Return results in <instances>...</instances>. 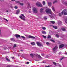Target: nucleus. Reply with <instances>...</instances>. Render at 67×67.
I'll use <instances>...</instances> for the list:
<instances>
[{
	"label": "nucleus",
	"mask_w": 67,
	"mask_h": 67,
	"mask_svg": "<svg viewBox=\"0 0 67 67\" xmlns=\"http://www.w3.org/2000/svg\"><path fill=\"white\" fill-rule=\"evenodd\" d=\"M46 12L47 13H49L51 15H53L54 13L51 11L50 9L48 8L46 10Z\"/></svg>",
	"instance_id": "nucleus-1"
},
{
	"label": "nucleus",
	"mask_w": 67,
	"mask_h": 67,
	"mask_svg": "<svg viewBox=\"0 0 67 67\" xmlns=\"http://www.w3.org/2000/svg\"><path fill=\"white\" fill-rule=\"evenodd\" d=\"M21 16H19L20 18L23 21H25V16L23 14H21Z\"/></svg>",
	"instance_id": "nucleus-2"
},
{
	"label": "nucleus",
	"mask_w": 67,
	"mask_h": 67,
	"mask_svg": "<svg viewBox=\"0 0 67 67\" xmlns=\"http://www.w3.org/2000/svg\"><path fill=\"white\" fill-rule=\"evenodd\" d=\"M36 6H37L38 7H43V5H42V4L39 2H37L36 3Z\"/></svg>",
	"instance_id": "nucleus-3"
},
{
	"label": "nucleus",
	"mask_w": 67,
	"mask_h": 67,
	"mask_svg": "<svg viewBox=\"0 0 67 67\" xmlns=\"http://www.w3.org/2000/svg\"><path fill=\"white\" fill-rule=\"evenodd\" d=\"M57 48H58V47H57V46H56L54 47L53 48V49H52L54 53H56V50L57 49Z\"/></svg>",
	"instance_id": "nucleus-4"
},
{
	"label": "nucleus",
	"mask_w": 67,
	"mask_h": 67,
	"mask_svg": "<svg viewBox=\"0 0 67 67\" xmlns=\"http://www.w3.org/2000/svg\"><path fill=\"white\" fill-rule=\"evenodd\" d=\"M33 11L34 13H37V9L35 7H34L33 8Z\"/></svg>",
	"instance_id": "nucleus-5"
},
{
	"label": "nucleus",
	"mask_w": 67,
	"mask_h": 67,
	"mask_svg": "<svg viewBox=\"0 0 67 67\" xmlns=\"http://www.w3.org/2000/svg\"><path fill=\"white\" fill-rule=\"evenodd\" d=\"M36 43L37 45L39 46H41L43 45L41 43L38 42H37Z\"/></svg>",
	"instance_id": "nucleus-6"
},
{
	"label": "nucleus",
	"mask_w": 67,
	"mask_h": 67,
	"mask_svg": "<svg viewBox=\"0 0 67 67\" xmlns=\"http://www.w3.org/2000/svg\"><path fill=\"white\" fill-rule=\"evenodd\" d=\"M15 36L17 38H20V37H21V36L19 35L16 34L15 35Z\"/></svg>",
	"instance_id": "nucleus-7"
},
{
	"label": "nucleus",
	"mask_w": 67,
	"mask_h": 67,
	"mask_svg": "<svg viewBox=\"0 0 67 67\" xmlns=\"http://www.w3.org/2000/svg\"><path fill=\"white\" fill-rule=\"evenodd\" d=\"M28 37L30 38H32L33 39H35V37L32 36H29Z\"/></svg>",
	"instance_id": "nucleus-8"
},
{
	"label": "nucleus",
	"mask_w": 67,
	"mask_h": 67,
	"mask_svg": "<svg viewBox=\"0 0 67 67\" xmlns=\"http://www.w3.org/2000/svg\"><path fill=\"white\" fill-rule=\"evenodd\" d=\"M65 46L64 44H62L61 45H60L59 46V48H61L62 47H63Z\"/></svg>",
	"instance_id": "nucleus-9"
},
{
	"label": "nucleus",
	"mask_w": 67,
	"mask_h": 67,
	"mask_svg": "<svg viewBox=\"0 0 67 67\" xmlns=\"http://www.w3.org/2000/svg\"><path fill=\"white\" fill-rule=\"evenodd\" d=\"M63 11H64V15H67V12L65 10H63Z\"/></svg>",
	"instance_id": "nucleus-10"
},
{
	"label": "nucleus",
	"mask_w": 67,
	"mask_h": 67,
	"mask_svg": "<svg viewBox=\"0 0 67 67\" xmlns=\"http://www.w3.org/2000/svg\"><path fill=\"white\" fill-rule=\"evenodd\" d=\"M8 57H6L5 58H6V60L7 61H8V62H10V60L8 59Z\"/></svg>",
	"instance_id": "nucleus-11"
},
{
	"label": "nucleus",
	"mask_w": 67,
	"mask_h": 67,
	"mask_svg": "<svg viewBox=\"0 0 67 67\" xmlns=\"http://www.w3.org/2000/svg\"><path fill=\"white\" fill-rule=\"evenodd\" d=\"M43 12V8H42L40 10V12H41V13H42V12Z\"/></svg>",
	"instance_id": "nucleus-12"
},
{
	"label": "nucleus",
	"mask_w": 67,
	"mask_h": 67,
	"mask_svg": "<svg viewBox=\"0 0 67 67\" xmlns=\"http://www.w3.org/2000/svg\"><path fill=\"white\" fill-rule=\"evenodd\" d=\"M62 23V22H61V21H60L59 20L58 21V24L59 25V24H61Z\"/></svg>",
	"instance_id": "nucleus-13"
},
{
	"label": "nucleus",
	"mask_w": 67,
	"mask_h": 67,
	"mask_svg": "<svg viewBox=\"0 0 67 67\" xmlns=\"http://www.w3.org/2000/svg\"><path fill=\"white\" fill-rule=\"evenodd\" d=\"M61 29L63 31H66V29L65 28H62Z\"/></svg>",
	"instance_id": "nucleus-14"
},
{
	"label": "nucleus",
	"mask_w": 67,
	"mask_h": 67,
	"mask_svg": "<svg viewBox=\"0 0 67 67\" xmlns=\"http://www.w3.org/2000/svg\"><path fill=\"white\" fill-rule=\"evenodd\" d=\"M34 54H33L32 53L30 54V56L32 57V58H33V57H34Z\"/></svg>",
	"instance_id": "nucleus-15"
},
{
	"label": "nucleus",
	"mask_w": 67,
	"mask_h": 67,
	"mask_svg": "<svg viewBox=\"0 0 67 67\" xmlns=\"http://www.w3.org/2000/svg\"><path fill=\"white\" fill-rule=\"evenodd\" d=\"M20 12V10H17V12H16V14H19V13Z\"/></svg>",
	"instance_id": "nucleus-16"
},
{
	"label": "nucleus",
	"mask_w": 67,
	"mask_h": 67,
	"mask_svg": "<svg viewBox=\"0 0 67 67\" xmlns=\"http://www.w3.org/2000/svg\"><path fill=\"white\" fill-rule=\"evenodd\" d=\"M50 22L51 23H52V24H54L55 23V22L54 21H50Z\"/></svg>",
	"instance_id": "nucleus-17"
},
{
	"label": "nucleus",
	"mask_w": 67,
	"mask_h": 67,
	"mask_svg": "<svg viewBox=\"0 0 67 67\" xmlns=\"http://www.w3.org/2000/svg\"><path fill=\"white\" fill-rule=\"evenodd\" d=\"M42 33L43 34H46V32H45V31H42Z\"/></svg>",
	"instance_id": "nucleus-18"
},
{
	"label": "nucleus",
	"mask_w": 67,
	"mask_h": 67,
	"mask_svg": "<svg viewBox=\"0 0 67 67\" xmlns=\"http://www.w3.org/2000/svg\"><path fill=\"white\" fill-rule=\"evenodd\" d=\"M31 45H35V43H34V42H31Z\"/></svg>",
	"instance_id": "nucleus-19"
},
{
	"label": "nucleus",
	"mask_w": 67,
	"mask_h": 67,
	"mask_svg": "<svg viewBox=\"0 0 67 67\" xmlns=\"http://www.w3.org/2000/svg\"><path fill=\"white\" fill-rule=\"evenodd\" d=\"M51 4H52V3H51V2L48 3V5L49 6H51Z\"/></svg>",
	"instance_id": "nucleus-20"
},
{
	"label": "nucleus",
	"mask_w": 67,
	"mask_h": 67,
	"mask_svg": "<svg viewBox=\"0 0 67 67\" xmlns=\"http://www.w3.org/2000/svg\"><path fill=\"white\" fill-rule=\"evenodd\" d=\"M46 44L48 45V46H49V45H50V43H49V42H46Z\"/></svg>",
	"instance_id": "nucleus-21"
},
{
	"label": "nucleus",
	"mask_w": 67,
	"mask_h": 67,
	"mask_svg": "<svg viewBox=\"0 0 67 67\" xmlns=\"http://www.w3.org/2000/svg\"><path fill=\"white\" fill-rule=\"evenodd\" d=\"M53 27L54 29H57V27L56 26H53Z\"/></svg>",
	"instance_id": "nucleus-22"
},
{
	"label": "nucleus",
	"mask_w": 67,
	"mask_h": 67,
	"mask_svg": "<svg viewBox=\"0 0 67 67\" xmlns=\"http://www.w3.org/2000/svg\"><path fill=\"white\" fill-rule=\"evenodd\" d=\"M36 56H38L39 58H41V57L40 56L37 54L36 55Z\"/></svg>",
	"instance_id": "nucleus-23"
},
{
	"label": "nucleus",
	"mask_w": 67,
	"mask_h": 67,
	"mask_svg": "<svg viewBox=\"0 0 67 67\" xmlns=\"http://www.w3.org/2000/svg\"><path fill=\"white\" fill-rule=\"evenodd\" d=\"M52 9L53 11H55V9L54 8V7L52 6Z\"/></svg>",
	"instance_id": "nucleus-24"
},
{
	"label": "nucleus",
	"mask_w": 67,
	"mask_h": 67,
	"mask_svg": "<svg viewBox=\"0 0 67 67\" xmlns=\"http://www.w3.org/2000/svg\"><path fill=\"white\" fill-rule=\"evenodd\" d=\"M48 38H51V36L50 35H48L47 37Z\"/></svg>",
	"instance_id": "nucleus-25"
},
{
	"label": "nucleus",
	"mask_w": 67,
	"mask_h": 67,
	"mask_svg": "<svg viewBox=\"0 0 67 67\" xmlns=\"http://www.w3.org/2000/svg\"><path fill=\"white\" fill-rule=\"evenodd\" d=\"M49 16L51 18H52V19H53V18H54V16L53 15H50Z\"/></svg>",
	"instance_id": "nucleus-26"
},
{
	"label": "nucleus",
	"mask_w": 67,
	"mask_h": 67,
	"mask_svg": "<svg viewBox=\"0 0 67 67\" xmlns=\"http://www.w3.org/2000/svg\"><path fill=\"white\" fill-rule=\"evenodd\" d=\"M42 3L43 5H44L45 4V2L44 1H43Z\"/></svg>",
	"instance_id": "nucleus-27"
},
{
	"label": "nucleus",
	"mask_w": 67,
	"mask_h": 67,
	"mask_svg": "<svg viewBox=\"0 0 67 67\" xmlns=\"http://www.w3.org/2000/svg\"><path fill=\"white\" fill-rule=\"evenodd\" d=\"M16 3H18L19 4L21 3V2H20L19 1H16Z\"/></svg>",
	"instance_id": "nucleus-28"
},
{
	"label": "nucleus",
	"mask_w": 67,
	"mask_h": 67,
	"mask_svg": "<svg viewBox=\"0 0 67 67\" xmlns=\"http://www.w3.org/2000/svg\"><path fill=\"white\" fill-rule=\"evenodd\" d=\"M64 57H62V58L61 59H60V60H62V59H63L64 58Z\"/></svg>",
	"instance_id": "nucleus-29"
},
{
	"label": "nucleus",
	"mask_w": 67,
	"mask_h": 67,
	"mask_svg": "<svg viewBox=\"0 0 67 67\" xmlns=\"http://www.w3.org/2000/svg\"><path fill=\"white\" fill-rule=\"evenodd\" d=\"M16 47V44H14L13 47L14 48Z\"/></svg>",
	"instance_id": "nucleus-30"
},
{
	"label": "nucleus",
	"mask_w": 67,
	"mask_h": 67,
	"mask_svg": "<svg viewBox=\"0 0 67 67\" xmlns=\"http://www.w3.org/2000/svg\"><path fill=\"white\" fill-rule=\"evenodd\" d=\"M21 37L22 38H23V40H24V39H25V37L23 36H21Z\"/></svg>",
	"instance_id": "nucleus-31"
},
{
	"label": "nucleus",
	"mask_w": 67,
	"mask_h": 67,
	"mask_svg": "<svg viewBox=\"0 0 67 67\" xmlns=\"http://www.w3.org/2000/svg\"><path fill=\"white\" fill-rule=\"evenodd\" d=\"M50 41L51 42H54V43H55V41L54 40H52V39H51L50 40Z\"/></svg>",
	"instance_id": "nucleus-32"
},
{
	"label": "nucleus",
	"mask_w": 67,
	"mask_h": 67,
	"mask_svg": "<svg viewBox=\"0 0 67 67\" xmlns=\"http://www.w3.org/2000/svg\"><path fill=\"white\" fill-rule=\"evenodd\" d=\"M10 40L12 41H14V39L13 38H11L10 39Z\"/></svg>",
	"instance_id": "nucleus-33"
},
{
	"label": "nucleus",
	"mask_w": 67,
	"mask_h": 67,
	"mask_svg": "<svg viewBox=\"0 0 67 67\" xmlns=\"http://www.w3.org/2000/svg\"><path fill=\"white\" fill-rule=\"evenodd\" d=\"M42 36L44 37V38H46V36H44V35H42Z\"/></svg>",
	"instance_id": "nucleus-34"
},
{
	"label": "nucleus",
	"mask_w": 67,
	"mask_h": 67,
	"mask_svg": "<svg viewBox=\"0 0 67 67\" xmlns=\"http://www.w3.org/2000/svg\"><path fill=\"white\" fill-rule=\"evenodd\" d=\"M24 4L23 3H20V5H21L22 6H23V5Z\"/></svg>",
	"instance_id": "nucleus-35"
},
{
	"label": "nucleus",
	"mask_w": 67,
	"mask_h": 67,
	"mask_svg": "<svg viewBox=\"0 0 67 67\" xmlns=\"http://www.w3.org/2000/svg\"><path fill=\"white\" fill-rule=\"evenodd\" d=\"M59 16H62V14L61 13H60L59 14Z\"/></svg>",
	"instance_id": "nucleus-36"
},
{
	"label": "nucleus",
	"mask_w": 67,
	"mask_h": 67,
	"mask_svg": "<svg viewBox=\"0 0 67 67\" xmlns=\"http://www.w3.org/2000/svg\"><path fill=\"white\" fill-rule=\"evenodd\" d=\"M14 8H15V9H17V6H15L14 7Z\"/></svg>",
	"instance_id": "nucleus-37"
},
{
	"label": "nucleus",
	"mask_w": 67,
	"mask_h": 67,
	"mask_svg": "<svg viewBox=\"0 0 67 67\" xmlns=\"http://www.w3.org/2000/svg\"><path fill=\"white\" fill-rule=\"evenodd\" d=\"M64 12L63 11V10L61 12V14L63 15V14H64Z\"/></svg>",
	"instance_id": "nucleus-38"
},
{
	"label": "nucleus",
	"mask_w": 67,
	"mask_h": 67,
	"mask_svg": "<svg viewBox=\"0 0 67 67\" xmlns=\"http://www.w3.org/2000/svg\"><path fill=\"white\" fill-rule=\"evenodd\" d=\"M3 19H4L5 20V21H6L7 22H8V20H7V19H5V18H4Z\"/></svg>",
	"instance_id": "nucleus-39"
},
{
	"label": "nucleus",
	"mask_w": 67,
	"mask_h": 67,
	"mask_svg": "<svg viewBox=\"0 0 67 67\" xmlns=\"http://www.w3.org/2000/svg\"><path fill=\"white\" fill-rule=\"evenodd\" d=\"M42 29H43V30H45V29H46V28H45V27H42Z\"/></svg>",
	"instance_id": "nucleus-40"
},
{
	"label": "nucleus",
	"mask_w": 67,
	"mask_h": 67,
	"mask_svg": "<svg viewBox=\"0 0 67 67\" xmlns=\"http://www.w3.org/2000/svg\"><path fill=\"white\" fill-rule=\"evenodd\" d=\"M44 18L45 20H46V19H47V18H46V16H44Z\"/></svg>",
	"instance_id": "nucleus-41"
},
{
	"label": "nucleus",
	"mask_w": 67,
	"mask_h": 67,
	"mask_svg": "<svg viewBox=\"0 0 67 67\" xmlns=\"http://www.w3.org/2000/svg\"><path fill=\"white\" fill-rule=\"evenodd\" d=\"M65 4L66 5H67V2H66L65 3Z\"/></svg>",
	"instance_id": "nucleus-42"
},
{
	"label": "nucleus",
	"mask_w": 67,
	"mask_h": 67,
	"mask_svg": "<svg viewBox=\"0 0 67 67\" xmlns=\"http://www.w3.org/2000/svg\"><path fill=\"white\" fill-rule=\"evenodd\" d=\"M56 36L57 37H59V36H58V35H56Z\"/></svg>",
	"instance_id": "nucleus-43"
},
{
	"label": "nucleus",
	"mask_w": 67,
	"mask_h": 67,
	"mask_svg": "<svg viewBox=\"0 0 67 67\" xmlns=\"http://www.w3.org/2000/svg\"><path fill=\"white\" fill-rule=\"evenodd\" d=\"M53 63L54 64V65H56V63L55 62H53Z\"/></svg>",
	"instance_id": "nucleus-44"
},
{
	"label": "nucleus",
	"mask_w": 67,
	"mask_h": 67,
	"mask_svg": "<svg viewBox=\"0 0 67 67\" xmlns=\"http://www.w3.org/2000/svg\"><path fill=\"white\" fill-rule=\"evenodd\" d=\"M55 2H57V0H55L54 1Z\"/></svg>",
	"instance_id": "nucleus-45"
},
{
	"label": "nucleus",
	"mask_w": 67,
	"mask_h": 67,
	"mask_svg": "<svg viewBox=\"0 0 67 67\" xmlns=\"http://www.w3.org/2000/svg\"><path fill=\"white\" fill-rule=\"evenodd\" d=\"M50 67L49 66H45V67Z\"/></svg>",
	"instance_id": "nucleus-46"
},
{
	"label": "nucleus",
	"mask_w": 67,
	"mask_h": 67,
	"mask_svg": "<svg viewBox=\"0 0 67 67\" xmlns=\"http://www.w3.org/2000/svg\"><path fill=\"white\" fill-rule=\"evenodd\" d=\"M59 67H62V66H61V65H59Z\"/></svg>",
	"instance_id": "nucleus-47"
},
{
	"label": "nucleus",
	"mask_w": 67,
	"mask_h": 67,
	"mask_svg": "<svg viewBox=\"0 0 67 67\" xmlns=\"http://www.w3.org/2000/svg\"><path fill=\"white\" fill-rule=\"evenodd\" d=\"M11 58L12 59H13V58H14V57H12Z\"/></svg>",
	"instance_id": "nucleus-48"
},
{
	"label": "nucleus",
	"mask_w": 67,
	"mask_h": 67,
	"mask_svg": "<svg viewBox=\"0 0 67 67\" xmlns=\"http://www.w3.org/2000/svg\"><path fill=\"white\" fill-rule=\"evenodd\" d=\"M41 55H42L43 56H44V55L43 54H42Z\"/></svg>",
	"instance_id": "nucleus-49"
},
{
	"label": "nucleus",
	"mask_w": 67,
	"mask_h": 67,
	"mask_svg": "<svg viewBox=\"0 0 67 67\" xmlns=\"http://www.w3.org/2000/svg\"><path fill=\"white\" fill-rule=\"evenodd\" d=\"M27 64H29V62H27Z\"/></svg>",
	"instance_id": "nucleus-50"
},
{
	"label": "nucleus",
	"mask_w": 67,
	"mask_h": 67,
	"mask_svg": "<svg viewBox=\"0 0 67 67\" xmlns=\"http://www.w3.org/2000/svg\"><path fill=\"white\" fill-rule=\"evenodd\" d=\"M12 1H14L15 0H11Z\"/></svg>",
	"instance_id": "nucleus-51"
},
{
	"label": "nucleus",
	"mask_w": 67,
	"mask_h": 67,
	"mask_svg": "<svg viewBox=\"0 0 67 67\" xmlns=\"http://www.w3.org/2000/svg\"><path fill=\"white\" fill-rule=\"evenodd\" d=\"M55 3V1H54V2H53V4H54Z\"/></svg>",
	"instance_id": "nucleus-52"
},
{
	"label": "nucleus",
	"mask_w": 67,
	"mask_h": 67,
	"mask_svg": "<svg viewBox=\"0 0 67 67\" xmlns=\"http://www.w3.org/2000/svg\"><path fill=\"white\" fill-rule=\"evenodd\" d=\"M64 53L65 54H66V55H67V52L66 53Z\"/></svg>",
	"instance_id": "nucleus-53"
},
{
	"label": "nucleus",
	"mask_w": 67,
	"mask_h": 67,
	"mask_svg": "<svg viewBox=\"0 0 67 67\" xmlns=\"http://www.w3.org/2000/svg\"><path fill=\"white\" fill-rule=\"evenodd\" d=\"M6 12H9L8 11V10H7L6 11Z\"/></svg>",
	"instance_id": "nucleus-54"
},
{
	"label": "nucleus",
	"mask_w": 67,
	"mask_h": 67,
	"mask_svg": "<svg viewBox=\"0 0 67 67\" xmlns=\"http://www.w3.org/2000/svg\"><path fill=\"white\" fill-rule=\"evenodd\" d=\"M29 13H31V12L30 11H29Z\"/></svg>",
	"instance_id": "nucleus-55"
},
{
	"label": "nucleus",
	"mask_w": 67,
	"mask_h": 67,
	"mask_svg": "<svg viewBox=\"0 0 67 67\" xmlns=\"http://www.w3.org/2000/svg\"><path fill=\"white\" fill-rule=\"evenodd\" d=\"M43 63H45V62H44V61L43 62Z\"/></svg>",
	"instance_id": "nucleus-56"
},
{
	"label": "nucleus",
	"mask_w": 67,
	"mask_h": 67,
	"mask_svg": "<svg viewBox=\"0 0 67 67\" xmlns=\"http://www.w3.org/2000/svg\"><path fill=\"white\" fill-rule=\"evenodd\" d=\"M1 32V30H0V33Z\"/></svg>",
	"instance_id": "nucleus-57"
},
{
	"label": "nucleus",
	"mask_w": 67,
	"mask_h": 67,
	"mask_svg": "<svg viewBox=\"0 0 67 67\" xmlns=\"http://www.w3.org/2000/svg\"><path fill=\"white\" fill-rule=\"evenodd\" d=\"M23 51V50H21V51Z\"/></svg>",
	"instance_id": "nucleus-58"
}]
</instances>
